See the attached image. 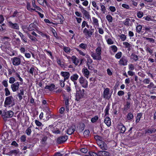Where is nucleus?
<instances>
[{
  "label": "nucleus",
  "instance_id": "nucleus-1",
  "mask_svg": "<svg viewBox=\"0 0 156 156\" xmlns=\"http://www.w3.org/2000/svg\"><path fill=\"white\" fill-rule=\"evenodd\" d=\"M85 90L83 89L82 90L79 89V90L76 89V100L79 101V100L83 98Z\"/></svg>",
  "mask_w": 156,
  "mask_h": 156
},
{
  "label": "nucleus",
  "instance_id": "nucleus-51",
  "mask_svg": "<svg viewBox=\"0 0 156 156\" xmlns=\"http://www.w3.org/2000/svg\"><path fill=\"white\" fill-rule=\"evenodd\" d=\"M75 49L77 51H78L79 53L82 56H84L85 55V54L84 53L83 51H82L81 50H79L78 48H76Z\"/></svg>",
  "mask_w": 156,
  "mask_h": 156
},
{
  "label": "nucleus",
  "instance_id": "nucleus-48",
  "mask_svg": "<svg viewBox=\"0 0 156 156\" xmlns=\"http://www.w3.org/2000/svg\"><path fill=\"white\" fill-rule=\"evenodd\" d=\"M144 37L146 40H148L151 43H154L155 42L154 40L152 38H150L147 37Z\"/></svg>",
  "mask_w": 156,
  "mask_h": 156
},
{
  "label": "nucleus",
  "instance_id": "nucleus-29",
  "mask_svg": "<svg viewBox=\"0 0 156 156\" xmlns=\"http://www.w3.org/2000/svg\"><path fill=\"white\" fill-rule=\"evenodd\" d=\"M32 126H29L26 131V133L28 136L30 135L32 130H31Z\"/></svg>",
  "mask_w": 156,
  "mask_h": 156
},
{
  "label": "nucleus",
  "instance_id": "nucleus-8",
  "mask_svg": "<svg viewBox=\"0 0 156 156\" xmlns=\"http://www.w3.org/2000/svg\"><path fill=\"white\" fill-rule=\"evenodd\" d=\"M13 98L12 96L7 97L5 99V106L11 104L12 102L13 101Z\"/></svg>",
  "mask_w": 156,
  "mask_h": 156
},
{
  "label": "nucleus",
  "instance_id": "nucleus-38",
  "mask_svg": "<svg viewBox=\"0 0 156 156\" xmlns=\"http://www.w3.org/2000/svg\"><path fill=\"white\" fill-rule=\"evenodd\" d=\"M106 18L109 23L112 22V17L110 15H108L106 16Z\"/></svg>",
  "mask_w": 156,
  "mask_h": 156
},
{
  "label": "nucleus",
  "instance_id": "nucleus-17",
  "mask_svg": "<svg viewBox=\"0 0 156 156\" xmlns=\"http://www.w3.org/2000/svg\"><path fill=\"white\" fill-rule=\"evenodd\" d=\"M83 13V15L85 16L86 19L89 20L90 18V15L89 13L85 9H84L81 12Z\"/></svg>",
  "mask_w": 156,
  "mask_h": 156
},
{
  "label": "nucleus",
  "instance_id": "nucleus-62",
  "mask_svg": "<svg viewBox=\"0 0 156 156\" xmlns=\"http://www.w3.org/2000/svg\"><path fill=\"white\" fill-rule=\"evenodd\" d=\"M66 81V80H60L59 81H60V85L61 87H64V86H65L64 82Z\"/></svg>",
  "mask_w": 156,
  "mask_h": 156
},
{
  "label": "nucleus",
  "instance_id": "nucleus-30",
  "mask_svg": "<svg viewBox=\"0 0 156 156\" xmlns=\"http://www.w3.org/2000/svg\"><path fill=\"white\" fill-rule=\"evenodd\" d=\"M94 138L97 140V142L99 141H102L104 140L103 137L98 135L95 136H94Z\"/></svg>",
  "mask_w": 156,
  "mask_h": 156
},
{
  "label": "nucleus",
  "instance_id": "nucleus-45",
  "mask_svg": "<svg viewBox=\"0 0 156 156\" xmlns=\"http://www.w3.org/2000/svg\"><path fill=\"white\" fill-rule=\"evenodd\" d=\"M130 20L129 19H126L125 20V21L124 22V24L126 26H129Z\"/></svg>",
  "mask_w": 156,
  "mask_h": 156
},
{
  "label": "nucleus",
  "instance_id": "nucleus-11",
  "mask_svg": "<svg viewBox=\"0 0 156 156\" xmlns=\"http://www.w3.org/2000/svg\"><path fill=\"white\" fill-rule=\"evenodd\" d=\"M9 26L11 28L18 30L19 27L18 24L17 23H13L11 21L8 22Z\"/></svg>",
  "mask_w": 156,
  "mask_h": 156
},
{
  "label": "nucleus",
  "instance_id": "nucleus-14",
  "mask_svg": "<svg viewBox=\"0 0 156 156\" xmlns=\"http://www.w3.org/2000/svg\"><path fill=\"white\" fill-rule=\"evenodd\" d=\"M119 63L123 66H126L127 64L128 60L126 57H122L119 61Z\"/></svg>",
  "mask_w": 156,
  "mask_h": 156
},
{
  "label": "nucleus",
  "instance_id": "nucleus-7",
  "mask_svg": "<svg viewBox=\"0 0 156 156\" xmlns=\"http://www.w3.org/2000/svg\"><path fill=\"white\" fill-rule=\"evenodd\" d=\"M97 144L99 147L102 150H106L108 148L106 144L104 141H99L97 142Z\"/></svg>",
  "mask_w": 156,
  "mask_h": 156
},
{
  "label": "nucleus",
  "instance_id": "nucleus-32",
  "mask_svg": "<svg viewBox=\"0 0 156 156\" xmlns=\"http://www.w3.org/2000/svg\"><path fill=\"white\" fill-rule=\"evenodd\" d=\"M119 128L120 129L121 133H123L126 130V127L123 125L119 126Z\"/></svg>",
  "mask_w": 156,
  "mask_h": 156
},
{
  "label": "nucleus",
  "instance_id": "nucleus-18",
  "mask_svg": "<svg viewBox=\"0 0 156 156\" xmlns=\"http://www.w3.org/2000/svg\"><path fill=\"white\" fill-rule=\"evenodd\" d=\"M104 122L108 126H110L111 125V119L109 117H106L105 118Z\"/></svg>",
  "mask_w": 156,
  "mask_h": 156
},
{
  "label": "nucleus",
  "instance_id": "nucleus-16",
  "mask_svg": "<svg viewBox=\"0 0 156 156\" xmlns=\"http://www.w3.org/2000/svg\"><path fill=\"white\" fill-rule=\"evenodd\" d=\"M46 111V119L48 120L52 116L51 112L50 111L49 109L48 108H46L45 109Z\"/></svg>",
  "mask_w": 156,
  "mask_h": 156
},
{
  "label": "nucleus",
  "instance_id": "nucleus-27",
  "mask_svg": "<svg viewBox=\"0 0 156 156\" xmlns=\"http://www.w3.org/2000/svg\"><path fill=\"white\" fill-rule=\"evenodd\" d=\"M19 153V151L18 150H11L8 153V154L12 156V154H14L16 155L17 154Z\"/></svg>",
  "mask_w": 156,
  "mask_h": 156
},
{
  "label": "nucleus",
  "instance_id": "nucleus-59",
  "mask_svg": "<svg viewBox=\"0 0 156 156\" xmlns=\"http://www.w3.org/2000/svg\"><path fill=\"white\" fill-rule=\"evenodd\" d=\"M64 51L66 53L70 52V49L68 47H64L63 48Z\"/></svg>",
  "mask_w": 156,
  "mask_h": 156
},
{
  "label": "nucleus",
  "instance_id": "nucleus-37",
  "mask_svg": "<svg viewBox=\"0 0 156 156\" xmlns=\"http://www.w3.org/2000/svg\"><path fill=\"white\" fill-rule=\"evenodd\" d=\"M131 56L132 58L135 61H136L138 59V56L135 54H132L131 55Z\"/></svg>",
  "mask_w": 156,
  "mask_h": 156
},
{
  "label": "nucleus",
  "instance_id": "nucleus-57",
  "mask_svg": "<svg viewBox=\"0 0 156 156\" xmlns=\"http://www.w3.org/2000/svg\"><path fill=\"white\" fill-rule=\"evenodd\" d=\"M2 83L3 85L5 87L7 88L8 86V83L7 82V80H4L2 82Z\"/></svg>",
  "mask_w": 156,
  "mask_h": 156
},
{
  "label": "nucleus",
  "instance_id": "nucleus-42",
  "mask_svg": "<svg viewBox=\"0 0 156 156\" xmlns=\"http://www.w3.org/2000/svg\"><path fill=\"white\" fill-rule=\"evenodd\" d=\"M24 94V91L23 90H20V93L18 94V96L20 100H21L22 98V96Z\"/></svg>",
  "mask_w": 156,
  "mask_h": 156
},
{
  "label": "nucleus",
  "instance_id": "nucleus-60",
  "mask_svg": "<svg viewBox=\"0 0 156 156\" xmlns=\"http://www.w3.org/2000/svg\"><path fill=\"white\" fill-rule=\"evenodd\" d=\"M85 125L84 124H82L80 125L79 130L80 132H82L84 129Z\"/></svg>",
  "mask_w": 156,
  "mask_h": 156
},
{
  "label": "nucleus",
  "instance_id": "nucleus-24",
  "mask_svg": "<svg viewBox=\"0 0 156 156\" xmlns=\"http://www.w3.org/2000/svg\"><path fill=\"white\" fill-rule=\"evenodd\" d=\"M82 71L83 73L84 76L87 78L88 77L89 74V72L87 68H84L83 69Z\"/></svg>",
  "mask_w": 156,
  "mask_h": 156
},
{
  "label": "nucleus",
  "instance_id": "nucleus-4",
  "mask_svg": "<svg viewBox=\"0 0 156 156\" xmlns=\"http://www.w3.org/2000/svg\"><path fill=\"white\" fill-rule=\"evenodd\" d=\"M8 134L7 133H4L2 136H1L0 139L1 141L3 143L5 144H7L9 143L8 142Z\"/></svg>",
  "mask_w": 156,
  "mask_h": 156
},
{
  "label": "nucleus",
  "instance_id": "nucleus-36",
  "mask_svg": "<svg viewBox=\"0 0 156 156\" xmlns=\"http://www.w3.org/2000/svg\"><path fill=\"white\" fill-rule=\"evenodd\" d=\"M90 133V131L89 130H85L83 133V136L85 137H87L89 136V134Z\"/></svg>",
  "mask_w": 156,
  "mask_h": 156
},
{
  "label": "nucleus",
  "instance_id": "nucleus-54",
  "mask_svg": "<svg viewBox=\"0 0 156 156\" xmlns=\"http://www.w3.org/2000/svg\"><path fill=\"white\" fill-rule=\"evenodd\" d=\"M145 50L147 52L151 54L153 53V50L151 49L150 48L148 47H146Z\"/></svg>",
  "mask_w": 156,
  "mask_h": 156
},
{
  "label": "nucleus",
  "instance_id": "nucleus-20",
  "mask_svg": "<svg viewBox=\"0 0 156 156\" xmlns=\"http://www.w3.org/2000/svg\"><path fill=\"white\" fill-rule=\"evenodd\" d=\"M36 29V26L34 24H30L28 27L27 28V29L30 31H32L35 30Z\"/></svg>",
  "mask_w": 156,
  "mask_h": 156
},
{
  "label": "nucleus",
  "instance_id": "nucleus-25",
  "mask_svg": "<svg viewBox=\"0 0 156 156\" xmlns=\"http://www.w3.org/2000/svg\"><path fill=\"white\" fill-rule=\"evenodd\" d=\"M75 130V129L74 127L71 126L69 128L67 131V133L69 135L72 134Z\"/></svg>",
  "mask_w": 156,
  "mask_h": 156
},
{
  "label": "nucleus",
  "instance_id": "nucleus-15",
  "mask_svg": "<svg viewBox=\"0 0 156 156\" xmlns=\"http://www.w3.org/2000/svg\"><path fill=\"white\" fill-rule=\"evenodd\" d=\"M91 56L93 58V59L94 60H100L101 59V55H98L97 53H92Z\"/></svg>",
  "mask_w": 156,
  "mask_h": 156
},
{
  "label": "nucleus",
  "instance_id": "nucleus-41",
  "mask_svg": "<svg viewBox=\"0 0 156 156\" xmlns=\"http://www.w3.org/2000/svg\"><path fill=\"white\" fill-rule=\"evenodd\" d=\"M119 36L122 41H124L126 39V36L123 34H122L119 35Z\"/></svg>",
  "mask_w": 156,
  "mask_h": 156
},
{
  "label": "nucleus",
  "instance_id": "nucleus-55",
  "mask_svg": "<svg viewBox=\"0 0 156 156\" xmlns=\"http://www.w3.org/2000/svg\"><path fill=\"white\" fill-rule=\"evenodd\" d=\"M112 50L114 52H116L117 50V48L115 45H112L111 46Z\"/></svg>",
  "mask_w": 156,
  "mask_h": 156
},
{
  "label": "nucleus",
  "instance_id": "nucleus-63",
  "mask_svg": "<svg viewBox=\"0 0 156 156\" xmlns=\"http://www.w3.org/2000/svg\"><path fill=\"white\" fill-rule=\"evenodd\" d=\"M143 13L140 11H139L137 13V16L139 18H141L143 16Z\"/></svg>",
  "mask_w": 156,
  "mask_h": 156
},
{
  "label": "nucleus",
  "instance_id": "nucleus-13",
  "mask_svg": "<svg viewBox=\"0 0 156 156\" xmlns=\"http://www.w3.org/2000/svg\"><path fill=\"white\" fill-rule=\"evenodd\" d=\"M19 86V83L18 82L12 84L11 85V88L13 92L16 91L18 90Z\"/></svg>",
  "mask_w": 156,
  "mask_h": 156
},
{
  "label": "nucleus",
  "instance_id": "nucleus-39",
  "mask_svg": "<svg viewBox=\"0 0 156 156\" xmlns=\"http://www.w3.org/2000/svg\"><path fill=\"white\" fill-rule=\"evenodd\" d=\"M28 36L29 38L30 39H31V41H37L38 40H37V39L35 37H34L32 36V35H31L29 34H28Z\"/></svg>",
  "mask_w": 156,
  "mask_h": 156
},
{
  "label": "nucleus",
  "instance_id": "nucleus-5",
  "mask_svg": "<svg viewBox=\"0 0 156 156\" xmlns=\"http://www.w3.org/2000/svg\"><path fill=\"white\" fill-rule=\"evenodd\" d=\"M94 29H92L90 30H88L86 28L83 30V32L86 36L90 37L94 32Z\"/></svg>",
  "mask_w": 156,
  "mask_h": 156
},
{
  "label": "nucleus",
  "instance_id": "nucleus-26",
  "mask_svg": "<svg viewBox=\"0 0 156 156\" xmlns=\"http://www.w3.org/2000/svg\"><path fill=\"white\" fill-rule=\"evenodd\" d=\"M93 20V23L95 26H96L97 27H99L98 21V20L94 17H93L92 18Z\"/></svg>",
  "mask_w": 156,
  "mask_h": 156
},
{
  "label": "nucleus",
  "instance_id": "nucleus-12",
  "mask_svg": "<svg viewBox=\"0 0 156 156\" xmlns=\"http://www.w3.org/2000/svg\"><path fill=\"white\" fill-rule=\"evenodd\" d=\"M60 74L62 77H64V80L68 79L70 75L69 73L68 72L62 71L61 72Z\"/></svg>",
  "mask_w": 156,
  "mask_h": 156
},
{
  "label": "nucleus",
  "instance_id": "nucleus-33",
  "mask_svg": "<svg viewBox=\"0 0 156 156\" xmlns=\"http://www.w3.org/2000/svg\"><path fill=\"white\" fill-rule=\"evenodd\" d=\"M27 9L29 11H32V10H33V11H35L37 12V11H36V10L35 9H32L30 5V3L28 2H27Z\"/></svg>",
  "mask_w": 156,
  "mask_h": 156
},
{
  "label": "nucleus",
  "instance_id": "nucleus-58",
  "mask_svg": "<svg viewBox=\"0 0 156 156\" xmlns=\"http://www.w3.org/2000/svg\"><path fill=\"white\" fill-rule=\"evenodd\" d=\"M98 119V117L97 116H95L94 117L92 118L91 119V121L92 122L94 123Z\"/></svg>",
  "mask_w": 156,
  "mask_h": 156
},
{
  "label": "nucleus",
  "instance_id": "nucleus-50",
  "mask_svg": "<svg viewBox=\"0 0 156 156\" xmlns=\"http://www.w3.org/2000/svg\"><path fill=\"white\" fill-rule=\"evenodd\" d=\"M35 69L34 67H31L29 70L28 71V72L30 73L32 76L33 75V73L35 72Z\"/></svg>",
  "mask_w": 156,
  "mask_h": 156
},
{
  "label": "nucleus",
  "instance_id": "nucleus-9",
  "mask_svg": "<svg viewBox=\"0 0 156 156\" xmlns=\"http://www.w3.org/2000/svg\"><path fill=\"white\" fill-rule=\"evenodd\" d=\"M110 89L108 88H106L104 90L103 94V97L107 99H108L110 98L111 94H109Z\"/></svg>",
  "mask_w": 156,
  "mask_h": 156
},
{
  "label": "nucleus",
  "instance_id": "nucleus-21",
  "mask_svg": "<svg viewBox=\"0 0 156 156\" xmlns=\"http://www.w3.org/2000/svg\"><path fill=\"white\" fill-rule=\"evenodd\" d=\"M55 87V85L53 84H51L50 85H47L44 87L45 89H48L50 91L53 90Z\"/></svg>",
  "mask_w": 156,
  "mask_h": 156
},
{
  "label": "nucleus",
  "instance_id": "nucleus-10",
  "mask_svg": "<svg viewBox=\"0 0 156 156\" xmlns=\"http://www.w3.org/2000/svg\"><path fill=\"white\" fill-rule=\"evenodd\" d=\"M67 139L68 136H60L58 138L57 142L58 144H61L66 141Z\"/></svg>",
  "mask_w": 156,
  "mask_h": 156
},
{
  "label": "nucleus",
  "instance_id": "nucleus-47",
  "mask_svg": "<svg viewBox=\"0 0 156 156\" xmlns=\"http://www.w3.org/2000/svg\"><path fill=\"white\" fill-rule=\"evenodd\" d=\"M123 44L125 46V47L126 48H129V47H131L132 46L131 44L127 42H123Z\"/></svg>",
  "mask_w": 156,
  "mask_h": 156
},
{
  "label": "nucleus",
  "instance_id": "nucleus-6",
  "mask_svg": "<svg viewBox=\"0 0 156 156\" xmlns=\"http://www.w3.org/2000/svg\"><path fill=\"white\" fill-rule=\"evenodd\" d=\"M11 60L12 62V63L14 66H18L21 63L20 59L18 57H14L11 58Z\"/></svg>",
  "mask_w": 156,
  "mask_h": 156
},
{
  "label": "nucleus",
  "instance_id": "nucleus-53",
  "mask_svg": "<svg viewBox=\"0 0 156 156\" xmlns=\"http://www.w3.org/2000/svg\"><path fill=\"white\" fill-rule=\"evenodd\" d=\"M15 78L14 77H11L9 79V82L10 83L12 84L15 81Z\"/></svg>",
  "mask_w": 156,
  "mask_h": 156
},
{
  "label": "nucleus",
  "instance_id": "nucleus-43",
  "mask_svg": "<svg viewBox=\"0 0 156 156\" xmlns=\"http://www.w3.org/2000/svg\"><path fill=\"white\" fill-rule=\"evenodd\" d=\"M142 28V27L140 25L137 26L136 28V32L138 33H140Z\"/></svg>",
  "mask_w": 156,
  "mask_h": 156
},
{
  "label": "nucleus",
  "instance_id": "nucleus-56",
  "mask_svg": "<svg viewBox=\"0 0 156 156\" xmlns=\"http://www.w3.org/2000/svg\"><path fill=\"white\" fill-rule=\"evenodd\" d=\"M5 95L6 96H8L10 94V92L8 88H5Z\"/></svg>",
  "mask_w": 156,
  "mask_h": 156
},
{
  "label": "nucleus",
  "instance_id": "nucleus-49",
  "mask_svg": "<svg viewBox=\"0 0 156 156\" xmlns=\"http://www.w3.org/2000/svg\"><path fill=\"white\" fill-rule=\"evenodd\" d=\"M110 109V107L109 105H108L106 107V108L105 110V115L108 114V111Z\"/></svg>",
  "mask_w": 156,
  "mask_h": 156
},
{
  "label": "nucleus",
  "instance_id": "nucleus-46",
  "mask_svg": "<svg viewBox=\"0 0 156 156\" xmlns=\"http://www.w3.org/2000/svg\"><path fill=\"white\" fill-rule=\"evenodd\" d=\"M96 53L98 54L101 55V48L100 47H98L96 50Z\"/></svg>",
  "mask_w": 156,
  "mask_h": 156
},
{
  "label": "nucleus",
  "instance_id": "nucleus-52",
  "mask_svg": "<svg viewBox=\"0 0 156 156\" xmlns=\"http://www.w3.org/2000/svg\"><path fill=\"white\" fill-rule=\"evenodd\" d=\"M133 117V116L132 114L129 113L127 115V118L128 120H130L132 119Z\"/></svg>",
  "mask_w": 156,
  "mask_h": 156
},
{
  "label": "nucleus",
  "instance_id": "nucleus-61",
  "mask_svg": "<svg viewBox=\"0 0 156 156\" xmlns=\"http://www.w3.org/2000/svg\"><path fill=\"white\" fill-rule=\"evenodd\" d=\"M101 10L103 12V13H105L106 10L105 7V5H101Z\"/></svg>",
  "mask_w": 156,
  "mask_h": 156
},
{
  "label": "nucleus",
  "instance_id": "nucleus-23",
  "mask_svg": "<svg viewBox=\"0 0 156 156\" xmlns=\"http://www.w3.org/2000/svg\"><path fill=\"white\" fill-rule=\"evenodd\" d=\"M18 34L21 37V39L25 43L27 42V38H26L23 34L20 31H18Z\"/></svg>",
  "mask_w": 156,
  "mask_h": 156
},
{
  "label": "nucleus",
  "instance_id": "nucleus-34",
  "mask_svg": "<svg viewBox=\"0 0 156 156\" xmlns=\"http://www.w3.org/2000/svg\"><path fill=\"white\" fill-rule=\"evenodd\" d=\"M130 103L129 101H127L126 105L124 106V110H127L129 109L130 108Z\"/></svg>",
  "mask_w": 156,
  "mask_h": 156
},
{
  "label": "nucleus",
  "instance_id": "nucleus-22",
  "mask_svg": "<svg viewBox=\"0 0 156 156\" xmlns=\"http://www.w3.org/2000/svg\"><path fill=\"white\" fill-rule=\"evenodd\" d=\"M156 131V129L154 128L153 127H151L150 128L145 130V133H155Z\"/></svg>",
  "mask_w": 156,
  "mask_h": 156
},
{
  "label": "nucleus",
  "instance_id": "nucleus-40",
  "mask_svg": "<svg viewBox=\"0 0 156 156\" xmlns=\"http://www.w3.org/2000/svg\"><path fill=\"white\" fill-rule=\"evenodd\" d=\"M57 63L59 64L61 67H64V65L63 62L61 61L60 59H57Z\"/></svg>",
  "mask_w": 156,
  "mask_h": 156
},
{
  "label": "nucleus",
  "instance_id": "nucleus-28",
  "mask_svg": "<svg viewBox=\"0 0 156 156\" xmlns=\"http://www.w3.org/2000/svg\"><path fill=\"white\" fill-rule=\"evenodd\" d=\"M78 77L79 76L77 74H74L70 77V79L73 81H74L76 80Z\"/></svg>",
  "mask_w": 156,
  "mask_h": 156
},
{
  "label": "nucleus",
  "instance_id": "nucleus-64",
  "mask_svg": "<svg viewBox=\"0 0 156 156\" xmlns=\"http://www.w3.org/2000/svg\"><path fill=\"white\" fill-rule=\"evenodd\" d=\"M122 55V52H118L115 55V57L117 59L119 58Z\"/></svg>",
  "mask_w": 156,
  "mask_h": 156
},
{
  "label": "nucleus",
  "instance_id": "nucleus-35",
  "mask_svg": "<svg viewBox=\"0 0 156 156\" xmlns=\"http://www.w3.org/2000/svg\"><path fill=\"white\" fill-rule=\"evenodd\" d=\"M79 47L84 50H86L87 47V44L82 43L79 46Z\"/></svg>",
  "mask_w": 156,
  "mask_h": 156
},
{
  "label": "nucleus",
  "instance_id": "nucleus-31",
  "mask_svg": "<svg viewBox=\"0 0 156 156\" xmlns=\"http://www.w3.org/2000/svg\"><path fill=\"white\" fill-rule=\"evenodd\" d=\"M142 113H138L137 114L136 120V122H139L140 119L142 115Z\"/></svg>",
  "mask_w": 156,
  "mask_h": 156
},
{
  "label": "nucleus",
  "instance_id": "nucleus-44",
  "mask_svg": "<svg viewBox=\"0 0 156 156\" xmlns=\"http://www.w3.org/2000/svg\"><path fill=\"white\" fill-rule=\"evenodd\" d=\"M147 87L149 89H151L152 88H156V87L154 86L153 82H151L150 84L147 86Z\"/></svg>",
  "mask_w": 156,
  "mask_h": 156
},
{
  "label": "nucleus",
  "instance_id": "nucleus-19",
  "mask_svg": "<svg viewBox=\"0 0 156 156\" xmlns=\"http://www.w3.org/2000/svg\"><path fill=\"white\" fill-rule=\"evenodd\" d=\"M71 59L72 60L73 63L74 64L76 65H78L79 61L78 59L75 56H73L71 57Z\"/></svg>",
  "mask_w": 156,
  "mask_h": 156
},
{
  "label": "nucleus",
  "instance_id": "nucleus-2",
  "mask_svg": "<svg viewBox=\"0 0 156 156\" xmlns=\"http://www.w3.org/2000/svg\"><path fill=\"white\" fill-rule=\"evenodd\" d=\"M13 115V112L11 111L4 112L2 114V116H3V119L4 120H7V118H11Z\"/></svg>",
  "mask_w": 156,
  "mask_h": 156
},
{
  "label": "nucleus",
  "instance_id": "nucleus-3",
  "mask_svg": "<svg viewBox=\"0 0 156 156\" xmlns=\"http://www.w3.org/2000/svg\"><path fill=\"white\" fill-rule=\"evenodd\" d=\"M79 82L82 86L84 88H86L88 87V82L85 78L82 76H81L79 79Z\"/></svg>",
  "mask_w": 156,
  "mask_h": 156
}]
</instances>
